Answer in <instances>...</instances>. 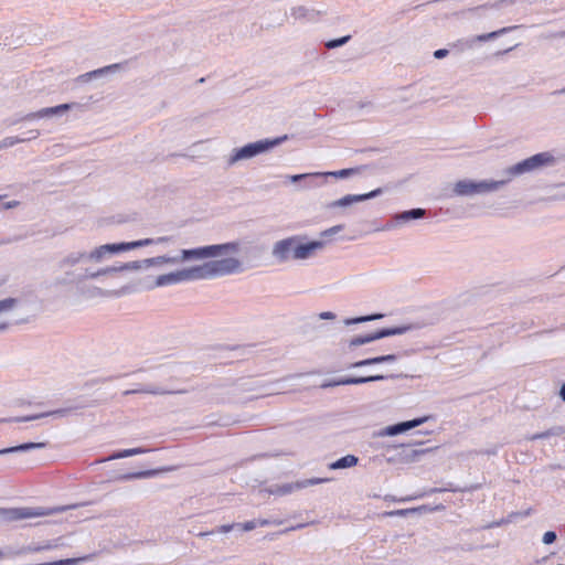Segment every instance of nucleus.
<instances>
[{
    "instance_id": "obj_1",
    "label": "nucleus",
    "mask_w": 565,
    "mask_h": 565,
    "mask_svg": "<svg viewBox=\"0 0 565 565\" xmlns=\"http://www.w3.org/2000/svg\"><path fill=\"white\" fill-rule=\"evenodd\" d=\"M243 242L231 241L194 248L179 249V266L188 263H201L184 266L175 270L158 275L148 289L162 288L188 281L205 280L243 271Z\"/></svg>"
},
{
    "instance_id": "obj_2",
    "label": "nucleus",
    "mask_w": 565,
    "mask_h": 565,
    "mask_svg": "<svg viewBox=\"0 0 565 565\" xmlns=\"http://www.w3.org/2000/svg\"><path fill=\"white\" fill-rule=\"evenodd\" d=\"M172 243L170 236H159L156 238H143L134 242H121L103 244L93 247L89 250L74 249L68 252L60 260L62 269L72 268L77 265H96L100 264L111 257L145 246L160 245L168 246Z\"/></svg>"
},
{
    "instance_id": "obj_3",
    "label": "nucleus",
    "mask_w": 565,
    "mask_h": 565,
    "mask_svg": "<svg viewBox=\"0 0 565 565\" xmlns=\"http://www.w3.org/2000/svg\"><path fill=\"white\" fill-rule=\"evenodd\" d=\"M323 248L322 241L298 234L276 241L270 253L277 263L306 262L316 257Z\"/></svg>"
},
{
    "instance_id": "obj_4",
    "label": "nucleus",
    "mask_w": 565,
    "mask_h": 565,
    "mask_svg": "<svg viewBox=\"0 0 565 565\" xmlns=\"http://www.w3.org/2000/svg\"><path fill=\"white\" fill-rule=\"evenodd\" d=\"M178 266H179L178 253L163 254V255H158V256L150 257V258H145L141 260L128 262L118 267L108 266V267L102 268L96 271L86 268L84 271V278L96 279L100 276L110 275V274L117 273V271H139V270H146L149 268H156L158 270H163L168 267H178Z\"/></svg>"
},
{
    "instance_id": "obj_5",
    "label": "nucleus",
    "mask_w": 565,
    "mask_h": 565,
    "mask_svg": "<svg viewBox=\"0 0 565 565\" xmlns=\"http://www.w3.org/2000/svg\"><path fill=\"white\" fill-rule=\"evenodd\" d=\"M288 139L287 135L277 138H266L259 139L253 142H248L242 147L233 148L226 161L228 166H237L241 162L252 160L258 156L266 154L270 152L274 148L281 145L284 141Z\"/></svg>"
},
{
    "instance_id": "obj_6",
    "label": "nucleus",
    "mask_w": 565,
    "mask_h": 565,
    "mask_svg": "<svg viewBox=\"0 0 565 565\" xmlns=\"http://www.w3.org/2000/svg\"><path fill=\"white\" fill-rule=\"evenodd\" d=\"M504 181L463 179L454 183L452 192L459 196H475L498 191Z\"/></svg>"
},
{
    "instance_id": "obj_7",
    "label": "nucleus",
    "mask_w": 565,
    "mask_h": 565,
    "mask_svg": "<svg viewBox=\"0 0 565 565\" xmlns=\"http://www.w3.org/2000/svg\"><path fill=\"white\" fill-rule=\"evenodd\" d=\"M65 507L56 508V509H43V508H15L9 510H0V514L4 520L8 521H18L24 519H34L45 515H51L56 512L65 511Z\"/></svg>"
},
{
    "instance_id": "obj_8",
    "label": "nucleus",
    "mask_w": 565,
    "mask_h": 565,
    "mask_svg": "<svg viewBox=\"0 0 565 565\" xmlns=\"http://www.w3.org/2000/svg\"><path fill=\"white\" fill-rule=\"evenodd\" d=\"M381 193L382 189L379 188L363 194H347L340 199L329 202L327 204V209L332 212L344 213V211L350 209L353 204L376 198Z\"/></svg>"
},
{
    "instance_id": "obj_9",
    "label": "nucleus",
    "mask_w": 565,
    "mask_h": 565,
    "mask_svg": "<svg viewBox=\"0 0 565 565\" xmlns=\"http://www.w3.org/2000/svg\"><path fill=\"white\" fill-rule=\"evenodd\" d=\"M412 329H413V327L411 324H404V326L395 327V328H386L381 331H377V332H374L371 334H366V335H359V337H355L350 340L349 347L356 348V347L367 344L372 341H375V340H379V339H382L385 337L404 334V333L411 331Z\"/></svg>"
},
{
    "instance_id": "obj_10",
    "label": "nucleus",
    "mask_w": 565,
    "mask_h": 565,
    "mask_svg": "<svg viewBox=\"0 0 565 565\" xmlns=\"http://www.w3.org/2000/svg\"><path fill=\"white\" fill-rule=\"evenodd\" d=\"M552 157L547 153H539L522 162L513 166L510 171L513 174H521L529 171L537 170L542 167L548 166L552 162Z\"/></svg>"
},
{
    "instance_id": "obj_11",
    "label": "nucleus",
    "mask_w": 565,
    "mask_h": 565,
    "mask_svg": "<svg viewBox=\"0 0 565 565\" xmlns=\"http://www.w3.org/2000/svg\"><path fill=\"white\" fill-rule=\"evenodd\" d=\"M430 419V416H423L412 420L402 422L395 425L387 426L379 431L380 437H391L406 433L416 428Z\"/></svg>"
},
{
    "instance_id": "obj_12",
    "label": "nucleus",
    "mask_w": 565,
    "mask_h": 565,
    "mask_svg": "<svg viewBox=\"0 0 565 565\" xmlns=\"http://www.w3.org/2000/svg\"><path fill=\"white\" fill-rule=\"evenodd\" d=\"M330 480L331 479H329V478H309V479H305L301 481H297L295 483L286 484V486L281 487L278 492L281 494H286V493H290V492H294L296 490H300L303 488L326 483V482H329Z\"/></svg>"
},
{
    "instance_id": "obj_13",
    "label": "nucleus",
    "mask_w": 565,
    "mask_h": 565,
    "mask_svg": "<svg viewBox=\"0 0 565 565\" xmlns=\"http://www.w3.org/2000/svg\"><path fill=\"white\" fill-rule=\"evenodd\" d=\"M71 107H72L71 104H62V105H58L55 107L43 108V109H40L39 111L26 115L25 119L34 120V119L45 118V117L58 116V115L64 114L68 109H71Z\"/></svg>"
},
{
    "instance_id": "obj_14",
    "label": "nucleus",
    "mask_w": 565,
    "mask_h": 565,
    "mask_svg": "<svg viewBox=\"0 0 565 565\" xmlns=\"http://www.w3.org/2000/svg\"><path fill=\"white\" fill-rule=\"evenodd\" d=\"M518 26H508V28H502L498 31H493V32H490V33H486V34H481V35H476V36H471L469 39H467V45L469 47H472L476 45L477 42H483V41H489V40H493L495 38H498L499 35L501 34H504L511 30H514L516 29Z\"/></svg>"
},
{
    "instance_id": "obj_15",
    "label": "nucleus",
    "mask_w": 565,
    "mask_h": 565,
    "mask_svg": "<svg viewBox=\"0 0 565 565\" xmlns=\"http://www.w3.org/2000/svg\"><path fill=\"white\" fill-rule=\"evenodd\" d=\"M425 215V210L423 209H413L409 211H404L394 216V221L396 225H404L413 220H419Z\"/></svg>"
},
{
    "instance_id": "obj_16",
    "label": "nucleus",
    "mask_w": 565,
    "mask_h": 565,
    "mask_svg": "<svg viewBox=\"0 0 565 565\" xmlns=\"http://www.w3.org/2000/svg\"><path fill=\"white\" fill-rule=\"evenodd\" d=\"M359 458L354 455H347L331 463H329L328 468L330 470H339V469H348L353 468L358 465Z\"/></svg>"
},
{
    "instance_id": "obj_17",
    "label": "nucleus",
    "mask_w": 565,
    "mask_h": 565,
    "mask_svg": "<svg viewBox=\"0 0 565 565\" xmlns=\"http://www.w3.org/2000/svg\"><path fill=\"white\" fill-rule=\"evenodd\" d=\"M358 172H359V170L355 168L342 169V170H338V171H318L317 177L318 178L332 177L335 179H348V178L355 175Z\"/></svg>"
},
{
    "instance_id": "obj_18",
    "label": "nucleus",
    "mask_w": 565,
    "mask_h": 565,
    "mask_svg": "<svg viewBox=\"0 0 565 565\" xmlns=\"http://www.w3.org/2000/svg\"><path fill=\"white\" fill-rule=\"evenodd\" d=\"M384 380L383 375H371V376H364V377H348L340 380L334 383V385H358L369 382H375V381H382Z\"/></svg>"
},
{
    "instance_id": "obj_19",
    "label": "nucleus",
    "mask_w": 565,
    "mask_h": 565,
    "mask_svg": "<svg viewBox=\"0 0 565 565\" xmlns=\"http://www.w3.org/2000/svg\"><path fill=\"white\" fill-rule=\"evenodd\" d=\"M28 134H29L28 137H22V138H19V137H7V138H4L1 141V143H0V148L13 147L17 143L24 142L26 140L35 139L40 135L38 130H30Z\"/></svg>"
},
{
    "instance_id": "obj_20",
    "label": "nucleus",
    "mask_w": 565,
    "mask_h": 565,
    "mask_svg": "<svg viewBox=\"0 0 565 565\" xmlns=\"http://www.w3.org/2000/svg\"><path fill=\"white\" fill-rule=\"evenodd\" d=\"M43 447H44L43 443H28V444H22V445L15 446V447L2 449V450H0V455H4V454H9V452L26 451V450L38 449V448H43Z\"/></svg>"
},
{
    "instance_id": "obj_21",
    "label": "nucleus",
    "mask_w": 565,
    "mask_h": 565,
    "mask_svg": "<svg viewBox=\"0 0 565 565\" xmlns=\"http://www.w3.org/2000/svg\"><path fill=\"white\" fill-rule=\"evenodd\" d=\"M269 522L267 520H252L244 523H236V529L242 531H253L257 526H266Z\"/></svg>"
},
{
    "instance_id": "obj_22",
    "label": "nucleus",
    "mask_w": 565,
    "mask_h": 565,
    "mask_svg": "<svg viewBox=\"0 0 565 565\" xmlns=\"http://www.w3.org/2000/svg\"><path fill=\"white\" fill-rule=\"evenodd\" d=\"M145 452H146V450L142 449V448L125 449V450H121V451H118V452L111 455L107 460L121 459V458H126V457L141 455V454H145Z\"/></svg>"
},
{
    "instance_id": "obj_23",
    "label": "nucleus",
    "mask_w": 565,
    "mask_h": 565,
    "mask_svg": "<svg viewBox=\"0 0 565 565\" xmlns=\"http://www.w3.org/2000/svg\"><path fill=\"white\" fill-rule=\"evenodd\" d=\"M18 305L15 298H6L0 300V318L12 311Z\"/></svg>"
},
{
    "instance_id": "obj_24",
    "label": "nucleus",
    "mask_w": 565,
    "mask_h": 565,
    "mask_svg": "<svg viewBox=\"0 0 565 565\" xmlns=\"http://www.w3.org/2000/svg\"><path fill=\"white\" fill-rule=\"evenodd\" d=\"M309 13L310 10L305 6H295L290 9V15L295 19L307 18Z\"/></svg>"
},
{
    "instance_id": "obj_25",
    "label": "nucleus",
    "mask_w": 565,
    "mask_h": 565,
    "mask_svg": "<svg viewBox=\"0 0 565 565\" xmlns=\"http://www.w3.org/2000/svg\"><path fill=\"white\" fill-rule=\"evenodd\" d=\"M318 178L317 172H308V173H300V174H289L286 177V179L291 183H297L302 180L307 179H313Z\"/></svg>"
},
{
    "instance_id": "obj_26",
    "label": "nucleus",
    "mask_w": 565,
    "mask_h": 565,
    "mask_svg": "<svg viewBox=\"0 0 565 565\" xmlns=\"http://www.w3.org/2000/svg\"><path fill=\"white\" fill-rule=\"evenodd\" d=\"M382 317H383V315L379 313V315H372V316H364V317H359V318L345 319L344 320V324L350 326V324H354V323L372 321V320L380 319Z\"/></svg>"
},
{
    "instance_id": "obj_27",
    "label": "nucleus",
    "mask_w": 565,
    "mask_h": 565,
    "mask_svg": "<svg viewBox=\"0 0 565 565\" xmlns=\"http://www.w3.org/2000/svg\"><path fill=\"white\" fill-rule=\"evenodd\" d=\"M295 377H296V375H288L285 379L277 380V381L273 382L270 384L269 393L273 394V393L281 392V390L284 388L282 382L286 381V380H292Z\"/></svg>"
},
{
    "instance_id": "obj_28",
    "label": "nucleus",
    "mask_w": 565,
    "mask_h": 565,
    "mask_svg": "<svg viewBox=\"0 0 565 565\" xmlns=\"http://www.w3.org/2000/svg\"><path fill=\"white\" fill-rule=\"evenodd\" d=\"M157 472L158 471H156V470L136 472V473H130V475L124 476V477H121V479L129 480V479H136V478H147V477H152V476L157 475Z\"/></svg>"
},
{
    "instance_id": "obj_29",
    "label": "nucleus",
    "mask_w": 565,
    "mask_h": 565,
    "mask_svg": "<svg viewBox=\"0 0 565 565\" xmlns=\"http://www.w3.org/2000/svg\"><path fill=\"white\" fill-rule=\"evenodd\" d=\"M110 70V67L99 68L89 73H86L82 76V78L88 81L93 78L100 77L103 74L107 73Z\"/></svg>"
},
{
    "instance_id": "obj_30",
    "label": "nucleus",
    "mask_w": 565,
    "mask_h": 565,
    "mask_svg": "<svg viewBox=\"0 0 565 565\" xmlns=\"http://www.w3.org/2000/svg\"><path fill=\"white\" fill-rule=\"evenodd\" d=\"M395 360H396V356L394 354H387V355H381V356H376V358H371V362L373 364L395 362Z\"/></svg>"
},
{
    "instance_id": "obj_31",
    "label": "nucleus",
    "mask_w": 565,
    "mask_h": 565,
    "mask_svg": "<svg viewBox=\"0 0 565 565\" xmlns=\"http://www.w3.org/2000/svg\"><path fill=\"white\" fill-rule=\"evenodd\" d=\"M349 41V36H343L337 40H332L328 42L327 46L330 49L338 47L344 45Z\"/></svg>"
},
{
    "instance_id": "obj_32",
    "label": "nucleus",
    "mask_w": 565,
    "mask_h": 565,
    "mask_svg": "<svg viewBox=\"0 0 565 565\" xmlns=\"http://www.w3.org/2000/svg\"><path fill=\"white\" fill-rule=\"evenodd\" d=\"M556 540V534L553 531H547L543 535V543L544 544H552Z\"/></svg>"
},
{
    "instance_id": "obj_33",
    "label": "nucleus",
    "mask_w": 565,
    "mask_h": 565,
    "mask_svg": "<svg viewBox=\"0 0 565 565\" xmlns=\"http://www.w3.org/2000/svg\"><path fill=\"white\" fill-rule=\"evenodd\" d=\"M426 450H413L407 455L406 460L409 462L416 461Z\"/></svg>"
},
{
    "instance_id": "obj_34",
    "label": "nucleus",
    "mask_w": 565,
    "mask_h": 565,
    "mask_svg": "<svg viewBox=\"0 0 565 565\" xmlns=\"http://www.w3.org/2000/svg\"><path fill=\"white\" fill-rule=\"evenodd\" d=\"M342 228H343V226H342V225H334V226H332V227H330V228L326 230V231L322 233V235H323V236H331V235H334V234H337V233L341 232V231H342Z\"/></svg>"
},
{
    "instance_id": "obj_35",
    "label": "nucleus",
    "mask_w": 565,
    "mask_h": 565,
    "mask_svg": "<svg viewBox=\"0 0 565 565\" xmlns=\"http://www.w3.org/2000/svg\"><path fill=\"white\" fill-rule=\"evenodd\" d=\"M233 529H236V523L235 524L221 525V526L217 527L216 532H218V533H228Z\"/></svg>"
},
{
    "instance_id": "obj_36",
    "label": "nucleus",
    "mask_w": 565,
    "mask_h": 565,
    "mask_svg": "<svg viewBox=\"0 0 565 565\" xmlns=\"http://www.w3.org/2000/svg\"><path fill=\"white\" fill-rule=\"evenodd\" d=\"M135 291H137V288H134V287H122L120 290L116 291L115 295L116 296H122V295H127V294L135 292Z\"/></svg>"
},
{
    "instance_id": "obj_37",
    "label": "nucleus",
    "mask_w": 565,
    "mask_h": 565,
    "mask_svg": "<svg viewBox=\"0 0 565 565\" xmlns=\"http://www.w3.org/2000/svg\"><path fill=\"white\" fill-rule=\"evenodd\" d=\"M145 392L149 393V394H153V395H163V394L170 393L169 391L161 390L158 387L148 388V390H145Z\"/></svg>"
},
{
    "instance_id": "obj_38",
    "label": "nucleus",
    "mask_w": 565,
    "mask_h": 565,
    "mask_svg": "<svg viewBox=\"0 0 565 565\" xmlns=\"http://www.w3.org/2000/svg\"><path fill=\"white\" fill-rule=\"evenodd\" d=\"M366 365H373V363L371 362V359L358 361L352 364V367H362V366H366Z\"/></svg>"
},
{
    "instance_id": "obj_39",
    "label": "nucleus",
    "mask_w": 565,
    "mask_h": 565,
    "mask_svg": "<svg viewBox=\"0 0 565 565\" xmlns=\"http://www.w3.org/2000/svg\"><path fill=\"white\" fill-rule=\"evenodd\" d=\"M319 318L322 320H333L335 315L331 311H323L319 315Z\"/></svg>"
},
{
    "instance_id": "obj_40",
    "label": "nucleus",
    "mask_w": 565,
    "mask_h": 565,
    "mask_svg": "<svg viewBox=\"0 0 565 565\" xmlns=\"http://www.w3.org/2000/svg\"><path fill=\"white\" fill-rule=\"evenodd\" d=\"M15 205H17V202H14V201H10V202H6V203H3V202H2V198L0 196V210H2V209H6V210H8V209H12V207H14Z\"/></svg>"
},
{
    "instance_id": "obj_41",
    "label": "nucleus",
    "mask_w": 565,
    "mask_h": 565,
    "mask_svg": "<svg viewBox=\"0 0 565 565\" xmlns=\"http://www.w3.org/2000/svg\"><path fill=\"white\" fill-rule=\"evenodd\" d=\"M447 54H448V51H447V50H437V51H435L434 56H435L436 58H443V57H445Z\"/></svg>"
},
{
    "instance_id": "obj_42",
    "label": "nucleus",
    "mask_w": 565,
    "mask_h": 565,
    "mask_svg": "<svg viewBox=\"0 0 565 565\" xmlns=\"http://www.w3.org/2000/svg\"><path fill=\"white\" fill-rule=\"evenodd\" d=\"M559 397L565 402V384L559 390Z\"/></svg>"
},
{
    "instance_id": "obj_43",
    "label": "nucleus",
    "mask_w": 565,
    "mask_h": 565,
    "mask_svg": "<svg viewBox=\"0 0 565 565\" xmlns=\"http://www.w3.org/2000/svg\"><path fill=\"white\" fill-rule=\"evenodd\" d=\"M47 548H50V546H43V547H35V548H32L31 551H34V552H36V551H41V550H47Z\"/></svg>"
},
{
    "instance_id": "obj_44",
    "label": "nucleus",
    "mask_w": 565,
    "mask_h": 565,
    "mask_svg": "<svg viewBox=\"0 0 565 565\" xmlns=\"http://www.w3.org/2000/svg\"><path fill=\"white\" fill-rule=\"evenodd\" d=\"M4 557H6V553L2 550H0V561H2Z\"/></svg>"
},
{
    "instance_id": "obj_45",
    "label": "nucleus",
    "mask_w": 565,
    "mask_h": 565,
    "mask_svg": "<svg viewBox=\"0 0 565 565\" xmlns=\"http://www.w3.org/2000/svg\"><path fill=\"white\" fill-rule=\"evenodd\" d=\"M54 414L62 416L64 414V412L63 411H57Z\"/></svg>"
},
{
    "instance_id": "obj_46",
    "label": "nucleus",
    "mask_w": 565,
    "mask_h": 565,
    "mask_svg": "<svg viewBox=\"0 0 565 565\" xmlns=\"http://www.w3.org/2000/svg\"><path fill=\"white\" fill-rule=\"evenodd\" d=\"M544 436H546V434L537 435V436H534L533 438H542V437H544Z\"/></svg>"
},
{
    "instance_id": "obj_47",
    "label": "nucleus",
    "mask_w": 565,
    "mask_h": 565,
    "mask_svg": "<svg viewBox=\"0 0 565 565\" xmlns=\"http://www.w3.org/2000/svg\"><path fill=\"white\" fill-rule=\"evenodd\" d=\"M41 416H42V415H40V417H41ZM38 418H39V416H34V417H31L30 419H38Z\"/></svg>"
}]
</instances>
